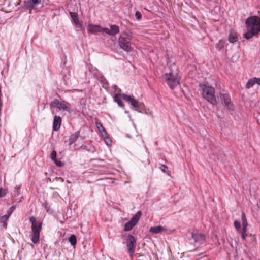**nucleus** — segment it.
I'll list each match as a JSON object with an SVG mask.
<instances>
[{
    "mask_svg": "<svg viewBox=\"0 0 260 260\" xmlns=\"http://www.w3.org/2000/svg\"><path fill=\"white\" fill-rule=\"evenodd\" d=\"M247 31L244 34L246 39L251 38L254 35L260 31V18L257 16H251L246 20Z\"/></svg>",
    "mask_w": 260,
    "mask_h": 260,
    "instance_id": "f257e3e1",
    "label": "nucleus"
},
{
    "mask_svg": "<svg viewBox=\"0 0 260 260\" xmlns=\"http://www.w3.org/2000/svg\"><path fill=\"white\" fill-rule=\"evenodd\" d=\"M29 221L31 223V229L32 232L31 240L33 243L37 244L40 240V233L42 229V223H37L36 218L33 216L29 217Z\"/></svg>",
    "mask_w": 260,
    "mask_h": 260,
    "instance_id": "f03ea898",
    "label": "nucleus"
},
{
    "mask_svg": "<svg viewBox=\"0 0 260 260\" xmlns=\"http://www.w3.org/2000/svg\"><path fill=\"white\" fill-rule=\"evenodd\" d=\"M202 87V95L212 105H217L218 102L215 96L214 88L211 86L203 85Z\"/></svg>",
    "mask_w": 260,
    "mask_h": 260,
    "instance_id": "7ed1b4c3",
    "label": "nucleus"
},
{
    "mask_svg": "<svg viewBox=\"0 0 260 260\" xmlns=\"http://www.w3.org/2000/svg\"><path fill=\"white\" fill-rule=\"evenodd\" d=\"M122 99L129 103L135 108H138L140 107V104L139 102L129 95L117 94L114 96V100L115 102L117 103L118 105L121 107H124V104L122 101Z\"/></svg>",
    "mask_w": 260,
    "mask_h": 260,
    "instance_id": "20e7f679",
    "label": "nucleus"
},
{
    "mask_svg": "<svg viewBox=\"0 0 260 260\" xmlns=\"http://www.w3.org/2000/svg\"><path fill=\"white\" fill-rule=\"evenodd\" d=\"M164 78L171 89H173L177 85L179 84L180 78L177 73L173 72L165 74Z\"/></svg>",
    "mask_w": 260,
    "mask_h": 260,
    "instance_id": "39448f33",
    "label": "nucleus"
},
{
    "mask_svg": "<svg viewBox=\"0 0 260 260\" xmlns=\"http://www.w3.org/2000/svg\"><path fill=\"white\" fill-rule=\"evenodd\" d=\"M131 40L129 35L126 34L121 35L118 40L120 47L127 52H131L133 49L131 46Z\"/></svg>",
    "mask_w": 260,
    "mask_h": 260,
    "instance_id": "423d86ee",
    "label": "nucleus"
},
{
    "mask_svg": "<svg viewBox=\"0 0 260 260\" xmlns=\"http://www.w3.org/2000/svg\"><path fill=\"white\" fill-rule=\"evenodd\" d=\"M141 212L139 211L134 215L129 221H128L124 225V231H129L132 228L135 226L138 221L139 220L141 216Z\"/></svg>",
    "mask_w": 260,
    "mask_h": 260,
    "instance_id": "0eeeda50",
    "label": "nucleus"
},
{
    "mask_svg": "<svg viewBox=\"0 0 260 260\" xmlns=\"http://www.w3.org/2000/svg\"><path fill=\"white\" fill-rule=\"evenodd\" d=\"M136 241L134 237L131 235L128 236L126 240V246L127 247L128 252L132 256L135 252Z\"/></svg>",
    "mask_w": 260,
    "mask_h": 260,
    "instance_id": "6e6552de",
    "label": "nucleus"
},
{
    "mask_svg": "<svg viewBox=\"0 0 260 260\" xmlns=\"http://www.w3.org/2000/svg\"><path fill=\"white\" fill-rule=\"evenodd\" d=\"M191 240H193L194 243H202L205 240V236L198 231H193L191 233V238L189 239L190 241Z\"/></svg>",
    "mask_w": 260,
    "mask_h": 260,
    "instance_id": "1a4fd4ad",
    "label": "nucleus"
},
{
    "mask_svg": "<svg viewBox=\"0 0 260 260\" xmlns=\"http://www.w3.org/2000/svg\"><path fill=\"white\" fill-rule=\"evenodd\" d=\"M220 98L223 101V104L224 105V106H225L229 110H233V105L231 103V99L228 94H220Z\"/></svg>",
    "mask_w": 260,
    "mask_h": 260,
    "instance_id": "9d476101",
    "label": "nucleus"
},
{
    "mask_svg": "<svg viewBox=\"0 0 260 260\" xmlns=\"http://www.w3.org/2000/svg\"><path fill=\"white\" fill-rule=\"evenodd\" d=\"M51 105L55 107H57L60 110H62L68 112H70V108L66 104L65 102H60L58 100L55 99L51 104Z\"/></svg>",
    "mask_w": 260,
    "mask_h": 260,
    "instance_id": "9b49d317",
    "label": "nucleus"
},
{
    "mask_svg": "<svg viewBox=\"0 0 260 260\" xmlns=\"http://www.w3.org/2000/svg\"><path fill=\"white\" fill-rule=\"evenodd\" d=\"M41 0H28L24 2V7L31 11L40 4Z\"/></svg>",
    "mask_w": 260,
    "mask_h": 260,
    "instance_id": "f8f14e48",
    "label": "nucleus"
},
{
    "mask_svg": "<svg viewBox=\"0 0 260 260\" xmlns=\"http://www.w3.org/2000/svg\"><path fill=\"white\" fill-rule=\"evenodd\" d=\"M61 118L59 116H55L53 121V130H58L60 127Z\"/></svg>",
    "mask_w": 260,
    "mask_h": 260,
    "instance_id": "ddd939ff",
    "label": "nucleus"
},
{
    "mask_svg": "<svg viewBox=\"0 0 260 260\" xmlns=\"http://www.w3.org/2000/svg\"><path fill=\"white\" fill-rule=\"evenodd\" d=\"M101 132V135L102 137L104 138V141L106 144L109 146H111L112 145V140L109 137L107 131H100Z\"/></svg>",
    "mask_w": 260,
    "mask_h": 260,
    "instance_id": "4468645a",
    "label": "nucleus"
},
{
    "mask_svg": "<svg viewBox=\"0 0 260 260\" xmlns=\"http://www.w3.org/2000/svg\"><path fill=\"white\" fill-rule=\"evenodd\" d=\"M229 41L232 43L237 41V33L234 30L231 29L230 30L229 35Z\"/></svg>",
    "mask_w": 260,
    "mask_h": 260,
    "instance_id": "2eb2a0df",
    "label": "nucleus"
},
{
    "mask_svg": "<svg viewBox=\"0 0 260 260\" xmlns=\"http://www.w3.org/2000/svg\"><path fill=\"white\" fill-rule=\"evenodd\" d=\"M70 16L73 20L75 24L80 27H81L82 25L79 21L78 16L77 13L71 12L70 13Z\"/></svg>",
    "mask_w": 260,
    "mask_h": 260,
    "instance_id": "dca6fc26",
    "label": "nucleus"
},
{
    "mask_svg": "<svg viewBox=\"0 0 260 260\" xmlns=\"http://www.w3.org/2000/svg\"><path fill=\"white\" fill-rule=\"evenodd\" d=\"M166 229L164 227L161 226H157L154 227H151L149 231L151 233L158 234L161 233L162 232L166 231Z\"/></svg>",
    "mask_w": 260,
    "mask_h": 260,
    "instance_id": "f3484780",
    "label": "nucleus"
},
{
    "mask_svg": "<svg viewBox=\"0 0 260 260\" xmlns=\"http://www.w3.org/2000/svg\"><path fill=\"white\" fill-rule=\"evenodd\" d=\"M255 83H257V78L254 77L249 79L247 82L245 88L249 89L252 87Z\"/></svg>",
    "mask_w": 260,
    "mask_h": 260,
    "instance_id": "a211bd4d",
    "label": "nucleus"
},
{
    "mask_svg": "<svg viewBox=\"0 0 260 260\" xmlns=\"http://www.w3.org/2000/svg\"><path fill=\"white\" fill-rule=\"evenodd\" d=\"M79 131H76L75 132V133L73 135H72L70 137V139H69V141H70V143H69V145H71L72 144H73V143H74L76 140H77V139L79 137Z\"/></svg>",
    "mask_w": 260,
    "mask_h": 260,
    "instance_id": "6ab92c4d",
    "label": "nucleus"
},
{
    "mask_svg": "<svg viewBox=\"0 0 260 260\" xmlns=\"http://www.w3.org/2000/svg\"><path fill=\"white\" fill-rule=\"evenodd\" d=\"M110 35L114 36L119 31V27L117 25H113L110 26Z\"/></svg>",
    "mask_w": 260,
    "mask_h": 260,
    "instance_id": "aec40b11",
    "label": "nucleus"
},
{
    "mask_svg": "<svg viewBox=\"0 0 260 260\" xmlns=\"http://www.w3.org/2000/svg\"><path fill=\"white\" fill-rule=\"evenodd\" d=\"M9 216L7 215H5L1 217L0 219V221L1 223H3V226L5 228L7 227V221L9 219Z\"/></svg>",
    "mask_w": 260,
    "mask_h": 260,
    "instance_id": "412c9836",
    "label": "nucleus"
},
{
    "mask_svg": "<svg viewBox=\"0 0 260 260\" xmlns=\"http://www.w3.org/2000/svg\"><path fill=\"white\" fill-rule=\"evenodd\" d=\"M101 28L98 25H90L89 26L88 30L91 32H94L99 31Z\"/></svg>",
    "mask_w": 260,
    "mask_h": 260,
    "instance_id": "4be33fe9",
    "label": "nucleus"
},
{
    "mask_svg": "<svg viewBox=\"0 0 260 260\" xmlns=\"http://www.w3.org/2000/svg\"><path fill=\"white\" fill-rule=\"evenodd\" d=\"M246 241H249L254 245L256 244V238L254 236H252L251 234H250L248 236Z\"/></svg>",
    "mask_w": 260,
    "mask_h": 260,
    "instance_id": "5701e85b",
    "label": "nucleus"
},
{
    "mask_svg": "<svg viewBox=\"0 0 260 260\" xmlns=\"http://www.w3.org/2000/svg\"><path fill=\"white\" fill-rule=\"evenodd\" d=\"M69 241L72 246H75L76 244V237L75 235H72L69 238Z\"/></svg>",
    "mask_w": 260,
    "mask_h": 260,
    "instance_id": "b1692460",
    "label": "nucleus"
},
{
    "mask_svg": "<svg viewBox=\"0 0 260 260\" xmlns=\"http://www.w3.org/2000/svg\"><path fill=\"white\" fill-rule=\"evenodd\" d=\"M95 124H96V128L98 129V130H105L103 126V125L102 123H101L97 119H96V121H95Z\"/></svg>",
    "mask_w": 260,
    "mask_h": 260,
    "instance_id": "393cba45",
    "label": "nucleus"
},
{
    "mask_svg": "<svg viewBox=\"0 0 260 260\" xmlns=\"http://www.w3.org/2000/svg\"><path fill=\"white\" fill-rule=\"evenodd\" d=\"M234 225L237 231L239 232L241 231V226L240 223L237 221L235 220L234 222Z\"/></svg>",
    "mask_w": 260,
    "mask_h": 260,
    "instance_id": "a878e982",
    "label": "nucleus"
},
{
    "mask_svg": "<svg viewBox=\"0 0 260 260\" xmlns=\"http://www.w3.org/2000/svg\"><path fill=\"white\" fill-rule=\"evenodd\" d=\"M7 193V191L6 189L2 188L0 189V198L4 197Z\"/></svg>",
    "mask_w": 260,
    "mask_h": 260,
    "instance_id": "bb28decb",
    "label": "nucleus"
},
{
    "mask_svg": "<svg viewBox=\"0 0 260 260\" xmlns=\"http://www.w3.org/2000/svg\"><path fill=\"white\" fill-rule=\"evenodd\" d=\"M50 157L51 158V159L53 160H54L56 159V152L55 151V150H53L51 153V155H50Z\"/></svg>",
    "mask_w": 260,
    "mask_h": 260,
    "instance_id": "cd10ccee",
    "label": "nucleus"
},
{
    "mask_svg": "<svg viewBox=\"0 0 260 260\" xmlns=\"http://www.w3.org/2000/svg\"><path fill=\"white\" fill-rule=\"evenodd\" d=\"M15 207L14 206H12L8 211H7V215L10 216V215L12 214L13 211L15 210Z\"/></svg>",
    "mask_w": 260,
    "mask_h": 260,
    "instance_id": "c85d7f7f",
    "label": "nucleus"
},
{
    "mask_svg": "<svg viewBox=\"0 0 260 260\" xmlns=\"http://www.w3.org/2000/svg\"><path fill=\"white\" fill-rule=\"evenodd\" d=\"M56 165L58 167H62L63 166V162L60 160H58L57 159H55L54 160Z\"/></svg>",
    "mask_w": 260,
    "mask_h": 260,
    "instance_id": "c756f323",
    "label": "nucleus"
},
{
    "mask_svg": "<svg viewBox=\"0 0 260 260\" xmlns=\"http://www.w3.org/2000/svg\"><path fill=\"white\" fill-rule=\"evenodd\" d=\"M135 16L138 20H140L142 17V15L140 12L137 11L135 13Z\"/></svg>",
    "mask_w": 260,
    "mask_h": 260,
    "instance_id": "7c9ffc66",
    "label": "nucleus"
},
{
    "mask_svg": "<svg viewBox=\"0 0 260 260\" xmlns=\"http://www.w3.org/2000/svg\"><path fill=\"white\" fill-rule=\"evenodd\" d=\"M241 219H242V222L247 221L246 215L244 212L242 213Z\"/></svg>",
    "mask_w": 260,
    "mask_h": 260,
    "instance_id": "2f4dec72",
    "label": "nucleus"
},
{
    "mask_svg": "<svg viewBox=\"0 0 260 260\" xmlns=\"http://www.w3.org/2000/svg\"><path fill=\"white\" fill-rule=\"evenodd\" d=\"M241 236H242V238L244 240H247V238H248V236L249 235H247L246 234H244V233H241Z\"/></svg>",
    "mask_w": 260,
    "mask_h": 260,
    "instance_id": "473e14b6",
    "label": "nucleus"
},
{
    "mask_svg": "<svg viewBox=\"0 0 260 260\" xmlns=\"http://www.w3.org/2000/svg\"><path fill=\"white\" fill-rule=\"evenodd\" d=\"M160 169L164 172H166V169H168L167 166L165 165H161L160 166Z\"/></svg>",
    "mask_w": 260,
    "mask_h": 260,
    "instance_id": "72a5a7b5",
    "label": "nucleus"
},
{
    "mask_svg": "<svg viewBox=\"0 0 260 260\" xmlns=\"http://www.w3.org/2000/svg\"><path fill=\"white\" fill-rule=\"evenodd\" d=\"M103 31L105 33L110 35V29L107 28H103Z\"/></svg>",
    "mask_w": 260,
    "mask_h": 260,
    "instance_id": "f704fd0d",
    "label": "nucleus"
},
{
    "mask_svg": "<svg viewBox=\"0 0 260 260\" xmlns=\"http://www.w3.org/2000/svg\"><path fill=\"white\" fill-rule=\"evenodd\" d=\"M246 231H247V228L246 227H242V229H241V231H240L239 232L240 233L246 234Z\"/></svg>",
    "mask_w": 260,
    "mask_h": 260,
    "instance_id": "c9c22d12",
    "label": "nucleus"
},
{
    "mask_svg": "<svg viewBox=\"0 0 260 260\" xmlns=\"http://www.w3.org/2000/svg\"><path fill=\"white\" fill-rule=\"evenodd\" d=\"M242 222V227H246L247 228V226L248 225L247 222L245 221V222Z\"/></svg>",
    "mask_w": 260,
    "mask_h": 260,
    "instance_id": "e433bc0d",
    "label": "nucleus"
},
{
    "mask_svg": "<svg viewBox=\"0 0 260 260\" xmlns=\"http://www.w3.org/2000/svg\"><path fill=\"white\" fill-rule=\"evenodd\" d=\"M257 84L260 86V78H257Z\"/></svg>",
    "mask_w": 260,
    "mask_h": 260,
    "instance_id": "4c0bfd02",
    "label": "nucleus"
},
{
    "mask_svg": "<svg viewBox=\"0 0 260 260\" xmlns=\"http://www.w3.org/2000/svg\"><path fill=\"white\" fill-rule=\"evenodd\" d=\"M85 100L84 99H83L81 100V103H83V104H84V105H85Z\"/></svg>",
    "mask_w": 260,
    "mask_h": 260,
    "instance_id": "58836bf2",
    "label": "nucleus"
}]
</instances>
